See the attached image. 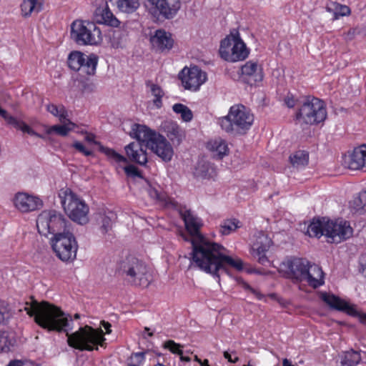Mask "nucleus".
Here are the masks:
<instances>
[{
  "instance_id": "14",
  "label": "nucleus",
  "mask_w": 366,
  "mask_h": 366,
  "mask_svg": "<svg viewBox=\"0 0 366 366\" xmlns=\"http://www.w3.org/2000/svg\"><path fill=\"white\" fill-rule=\"evenodd\" d=\"M325 230V236L331 238L333 242H337L350 238L353 232L350 222L342 219L335 221L327 219Z\"/></svg>"
},
{
  "instance_id": "58",
  "label": "nucleus",
  "mask_w": 366,
  "mask_h": 366,
  "mask_svg": "<svg viewBox=\"0 0 366 366\" xmlns=\"http://www.w3.org/2000/svg\"><path fill=\"white\" fill-rule=\"evenodd\" d=\"M200 366H210L209 364V360L207 359L204 360L203 361L201 360V362H199Z\"/></svg>"
},
{
  "instance_id": "32",
  "label": "nucleus",
  "mask_w": 366,
  "mask_h": 366,
  "mask_svg": "<svg viewBox=\"0 0 366 366\" xmlns=\"http://www.w3.org/2000/svg\"><path fill=\"white\" fill-rule=\"evenodd\" d=\"M61 125H54L47 129V134L56 132L57 134L61 137H66L69 132L74 129L76 124L71 122L69 119L65 120V123H62Z\"/></svg>"
},
{
  "instance_id": "1",
  "label": "nucleus",
  "mask_w": 366,
  "mask_h": 366,
  "mask_svg": "<svg viewBox=\"0 0 366 366\" xmlns=\"http://www.w3.org/2000/svg\"><path fill=\"white\" fill-rule=\"evenodd\" d=\"M24 310L33 317L34 322L41 327L48 331L66 332L67 343L72 348L80 351H92L98 350V346H106L104 333L100 328L94 329L86 325L69 334L73 322L71 315L52 304L45 301L39 302L31 297V302L25 303Z\"/></svg>"
},
{
  "instance_id": "47",
  "label": "nucleus",
  "mask_w": 366,
  "mask_h": 366,
  "mask_svg": "<svg viewBox=\"0 0 366 366\" xmlns=\"http://www.w3.org/2000/svg\"><path fill=\"white\" fill-rule=\"evenodd\" d=\"M72 147H74L75 149H76L79 152L83 154L84 155L89 157L92 156L93 154V152L92 150H89L86 149L82 143L78 141H75L72 145Z\"/></svg>"
},
{
  "instance_id": "52",
  "label": "nucleus",
  "mask_w": 366,
  "mask_h": 366,
  "mask_svg": "<svg viewBox=\"0 0 366 366\" xmlns=\"http://www.w3.org/2000/svg\"><path fill=\"white\" fill-rule=\"evenodd\" d=\"M226 38L229 39V45L226 46L224 49L226 51H228L229 53L233 52L234 34H230L227 36Z\"/></svg>"
},
{
  "instance_id": "11",
  "label": "nucleus",
  "mask_w": 366,
  "mask_h": 366,
  "mask_svg": "<svg viewBox=\"0 0 366 366\" xmlns=\"http://www.w3.org/2000/svg\"><path fill=\"white\" fill-rule=\"evenodd\" d=\"M67 63L71 70L78 71L83 79H87L95 74L98 56L94 54L86 55L81 51H73L69 54Z\"/></svg>"
},
{
  "instance_id": "33",
  "label": "nucleus",
  "mask_w": 366,
  "mask_h": 366,
  "mask_svg": "<svg viewBox=\"0 0 366 366\" xmlns=\"http://www.w3.org/2000/svg\"><path fill=\"white\" fill-rule=\"evenodd\" d=\"M361 359L360 352L351 350L344 353L340 365L341 366H356L360 362Z\"/></svg>"
},
{
  "instance_id": "51",
  "label": "nucleus",
  "mask_w": 366,
  "mask_h": 366,
  "mask_svg": "<svg viewBox=\"0 0 366 366\" xmlns=\"http://www.w3.org/2000/svg\"><path fill=\"white\" fill-rule=\"evenodd\" d=\"M244 287H245L246 290H247L251 293H252L256 297V298L257 300H260L263 299L264 295L259 291L252 288L249 285H246Z\"/></svg>"
},
{
  "instance_id": "12",
  "label": "nucleus",
  "mask_w": 366,
  "mask_h": 366,
  "mask_svg": "<svg viewBox=\"0 0 366 366\" xmlns=\"http://www.w3.org/2000/svg\"><path fill=\"white\" fill-rule=\"evenodd\" d=\"M229 45V39L224 38L220 44L219 50L221 58L230 62L243 61L247 59L249 54V49L247 47L244 42L242 40L239 34H234L233 52L229 53L224 50V47Z\"/></svg>"
},
{
  "instance_id": "31",
  "label": "nucleus",
  "mask_w": 366,
  "mask_h": 366,
  "mask_svg": "<svg viewBox=\"0 0 366 366\" xmlns=\"http://www.w3.org/2000/svg\"><path fill=\"white\" fill-rule=\"evenodd\" d=\"M327 11L334 13V19H337L339 16H349L351 10L349 6L342 5L337 2H330L325 7Z\"/></svg>"
},
{
  "instance_id": "42",
  "label": "nucleus",
  "mask_w": 366,
  "mask_h": 366,
  "mask_svg": "<svg viewBox=\"0 0 366 366\" xmlns=\"http://www.w3.org/2000/svg\"><path fill=\"white\" fill-rule=\"evenodd\" d=\"M12 345L9 340L8 333L4 331H0V352H7L10 350Z\"/></svg>"
},
{
  "instance_id": "7",
  "label": "nucleus",
  "mask_w": 366,
  "mask_h": 366,
  "mask_svg": "<svg viewBox=\"0 0 366 366\" xmlns=\"http://www.w3.org/2000/svg\"><path fill=\"white\" fill-rule=\"evenodd\" d=\"M327 118V110L323 101L307 97L295 113L297 124H317Z\"/></svg>"
},
{
  "instance_id": "37",
  "label": "nucleus",
  "mask_w": 366,
  "mask_h": 366,
  "mask_svg": "<svg viewBox=\"0 0 366 366\" xmlns=\"http://www.w3.org/2000/svg\"><path fill=\"white\" fill-rule=\"evenodd\" d=\"M240 222L237 219H227L219 225V232L222 235H228L240 227Z\"/></svg>"
},
{
  "instance_id": "30",
  "label": "nucleus",
  "mask_w": 366,
  "mask_h": 366,
  "mask_svg": "<svg viewBox=\"0 0 366 366\" xmlns=\"http://www.w3.org/2000/svg\"><path fill=\"white\" fill-rule=\"evenodd\" d=\"M163 131L172 141H179L182 137V130L179 126L173 121H165L162 125Z\"/></svg>"
},
{
  "instance_id": "16",
  "label": "nucleus",
  "mask_w": 366,
  "mask_h": 366,
  "mask_svg": "<svg viewBox=\"0 0 366 366\" xmlns=\"http://www.w3.org/2000/svg\"><path fill=\"white\" fill-rule=\"evenodd\" d=\"M254 237L255 241L252 244V254L259 263L265 265L269 262L266 252L271 246L272 240L262 231L257 232Z\"/></svg>"
},
{
  "instance_id": "29",
  "label": "nucleus",
  "mask_w": 366,
  "mask_h": 366,
  "mask_svg": "<svg viewBox=\"0 0 366 366\" xmlns=\"http://www.w3.org/2000/svg\"><path fill=\"white\" fill-rule=\"evenodd\" d=\"M326 222H327V219L325 217L314 218L307 227V234L311 237L318 238L325 235Z\"/></svg>"
},
{
  "instance_id": "6",
  "label": "nucleus",
  "mask_w": 366,
  "mask_h": 366,
  "mask_svg": "<svg viewBox=\"0 0 366 366\" xmlns=\"http://www.w3.org/2000/svg\"><path fill=\"white\" fill-rule=\"evenodd\" d=\"M62 207L71 220L79 224L89 222V207L85 201L70 188H62L59 192Z\"/></svg>"
},
{
  "instance_id": "62",
  "label": "nucleus",
  "mask_w": 366,
  "mask_h": 366,
  "mask_svg": "<svg viewBox=\"0 0 366 366\" xmlns=\"http://www.w3.org/2000/svg\"><path fill=\"white\" fill-rule=\"evenodd\" d=\"M148 335H149V337H152V336H153V333H152V332H149V333L148 334Z\"/></svg>"
},
{
  "instance_id": "28",
  "label": "nucleus",
  "mask_w": 366,
  "mask_h": 366,
  "mask_svg": "<svg viewBox=\"0 0 366 366\" xmlns=\"http://www.w3.org/2000/svg\"><path fill=\"white\" fill-rule=\"evenodd\" d=\"M147 192L149 195L154 199L165 207L177 208V202L172 197H169L166 193L158 191L156 188L152 187L149 183Z\"/></svg>"
},
{
  "instance_id": "41",
  "label": "nucleus",
  "mask_w": 366,
  "mask_h": 366,
  "mask_svg": "<svg viewBox=\"0 0 366 366\" xmlns=\"http://www.w3.org/2000/svg\"><path fill=\"white\" fill-rule=\"evenodd\" d=\"M114 217V214L109 212V215L105 214L102 217L101 231L103 234L107 233L112 229L113 223L112 218Z\"/></svg>"
},
{
  "instance_id": "9",
  "label": "nucleus",
  "mask_w": 366,
  "mask_h": 366,
  "mask_svg": "<svg viewBox=\"0 0 366 366\" xmlns=\"http://www.w3.org/2000/svg\"><path fill=\"white\" fill-rule=\"evenodd\" d=\"M71 36L79 45H97L102 41L100 29L88 21H74L71 25Z\"/></svg>"
},
{
  "instance_id": "34",
  "label": "nucleus",
  "mask_w": 366,
  "mask_h": 366,
  "mask_svg": "<svg viewBox=\"0 0 366 366\" xmlns=\"http://www.w3.org/2000/svg\"><path fill=\"white\" fill-rule=\"evenodd\" d=\"M351 209L360 214L366 212V191L359 193V195L354 198L350 202Z\"/></svg>"
},
{
  "instance_id": "60",
  "label": "nucleus",
  "mask_w": 366,
  "mask_h": 366,
  "mask_svg": "<svg viewBox=\"0 0 366 366\" xmlns=\"http://www.w3.org/2000/svg\"><path fill=\"white\" fill-rule=\"evenodd\" d=\"M154 366H166V365H164V364H162V363H157Z\"/></svg>"
},
{
  "instance_id": "21",
  "label": "nucleus",
  "mask_w": 366,
  "mask_h": 366,
  "mask_svg": "<svg viewBox=\"0 0 366 366\" xmlns=\"http://www.w3.org/2000/svg\"><path fill=\"white\" fill-rule=\"evenodd\" d=\"M158 133L151 129L147 126L139 124H134L132 126L129 136L136 139L137 143H145L147 147L156 139Z\"/></svg>"
},
{
  "instance_id": "3",
  "label": "nucleus",
  "mask_w": 366,
  "mask_h": 366,
  "mask_svg": "<svg viewBox=\"0 0 366 366\" xmlns=\"http://www.w3.org/2000/svg\"><path fill=\"white\" fill-rule=\"evenodd\" d=\"M287 274L294 282H305L316 289L324 283V273L320 267L299 257L288 259L285 263Z\"/></svg>"
},
{
  "instance_id": "49",
  "label": "nucleus",
  "mask_w": 366,
  "mask_h": 366,
  "mask_svg": "<svg viewBox=\"0 0 366 366\" xmlns=\"http://www.w3.org/2000/svg\"><path fill=\"white\" fill-rule=\"evenodd\" d=\"M358 28H351L347 32L344 33L343 36L346 41L352 40L356 35L360 34Z\"/></svg>"
},
{
  "instance_id": "19",
  "label": "nucleus",
  "mask_w": 366,
  "mask_h": 366,
  "mask_svg": "<svg viewBox=\"0 0 366 366\" xmlns=\"http://www.w3.org/2000/svg\"><path fill=\"white\" fill-rule=\"evenodd\" d=\"M147 148L164 162H169L174 154V150L170 143L159 134Z\"/></svg>"
},
{
  "instance_id": "27",
  "label": "nucleus",
  "mask_w": 366,
  "mask_h": 366,
  "mask_svg": "<svg viewBox=\"0 0 366 366\" xmlns=\"http://www.w3.org/2000/svg\"><path fill=\"white\" fill-rule=\"evenodd\" d=\"M44 0H24L21 5V14L24 18H29L33 14H38L44 9Z\"/></svg>"
},
{
  "instance_id": "40",
  "label": "nucleus",
  "mask_w": 366,
  "mask_h": 366,
  "mask_svg": "<svg viewBox=\"0 0 366 366\" xmlns=\"http://www.w3.org/2000/svg\"><path fill=\"white\" fill-rule=\"evenodd\" d=\"M101 150L107 156V157L115 163H127V159L123 155L117 153L115 150L107 147H102Z\"/></svg>"
},
{
  "instance_id": "54",
  "label": "nucleus",
  "mask_w": 366,
  "mask_h": 366,
  "mask_svg": "<svg viewBox=\"0 0 366 366\" xmlns=\"http://www.w3.org/2000/svg\"><path fill=\"white\" fill-rule=\"evenodd\" d=\"M85 140L90 143H94L95 144H98L99 142L95 141V136L93 134H89L86 132Z\"/></svg>"
},
{
  "instance_id": "17",
  "label": "nucleus",
  "mask_w": 366,
  "mask_h": 366,
  "mask_svg": "<svg viewBox=\"0 0 366 366\" xmlns=\"http://www.w3.org/2000/svg\"><path fill=\"white\" fill-rule=\"evenodd\" d=\"M15 207L21 212L27 213L39 209L43 202L38 197L25 192H18L14 198Z\"/></svg>"
},
{
  "instance_id": "35",
  "label": "nucleus",
  "mask_w": 366,
  "mask_h": 366,
  "mask_svg": "<svg viewBox=\"0 0 366 366\" xmlns=\"http://www.w3.org/2000/svg\"><path fill=\"white\" fill-rule=\"evenodd\" d=\"M46 110L53 116L58 117L61 123H65V120L67 119L68 117V112L64 105H56L54 104H49L46 105Z\"/></svg>"
},
{
  "instance_id": "26",
  "label": "nucleus",
  "mask_w": 366,
  "mask_h": 366,
  "mask_svg": "<svg viewBox=\"0 0 366 366\" xmlns=\"http://www.w3.org/2000/svg\"><path fill=\"white\" fill-rule=\"evenodd\" d=\"M207 149L212 153L214 158L221 159L229 154V148L225 140L220 137L209 140Z\"/></svg>"
},
{
  "instance_id": "18",
  "label": "nucleus",
  "mask_w": 366,
  "mask_h": 366,
  "mask_svg": "<svg viewBox=\"0 0 366 366\" xmlns=\"http://www.w3.org/2000/svg\"><path fill=\"white\" fill-rule=\"evenodd\" d=\"M344 164L351 170L366 169V145L357 147L345 155Z\"/></svg>"
},
{
  "instance_id": "20",
  "label": "nucleus",
  "mask_w": 366,
  "mask_h": 366,
  "mask_svg": "<svg viewBox=\"0 0 366 366\" xmlns=\"http://www.w3.org/2000/svg\"><path fill=\"white\" fill-rule=\"evenodd\" d=\"M263 76L262 69L257 62L248 61L241 67V78L250 85L262 81Z\"/></svg>"
},
{
  "instance_id": "4",
  "label": "nucleus",
  "mask_w": 366,
  "mask_h": 366,
  "mask_svg": "<svg viewBox=\"0 0 366 366\" xmlns=\"http://www.w3.org/2000/svg\"><path fill=\"white\" fill-rule=\"evenodd\" d=\"M115 274L134 286L147 287L150 283L146 264L132 255H129L117 262Z\"/></svg>"
},
{
  "instance_id": "8",
  "label": "nucleus",
  "mask_w": 366,
  "mask_h": 366,
  "mask_svg": "<svg viewBox=\"0 0 366 366\" xmlns=\"http://www.w3.org/2000/svg\"><path fill=\"white\" fill-rule=\"evenodd\" d=\"M71 224L62 214L55 210H44L38 216L36 227L40 234L56 236L71 229Z\"/></svg>"
},
{
  "instance_id": "53",
  "label": "nucleus",
  "mask_w": 366,
  "mask_h": 366,
  "mask_svg": "<svg viewBox=\"0 0 366 366\" xmlns=\"http://www.w3.org/2000/svg\"><path fill=\"white\" fill-rule=\"evenodd\" d=\"M224 357L225 359H227L229 362H231V363H236L239 360L238 357H235L232 358L231 355L227 351L224 352Z\"/></svg>"
},
{
  "instance_id": "10",
  "label": "nucleus",
  "mask_w": 366,
  "mask_h": 366,
  "mask_svg": "<svg viewBox=\"0 0 366 366\" xmlns=\"http://www.w3.org/2000/svg\"><path fill=\"white\" fill-rule=\"evenodd\" d=\"M51 247L56 256L63 262H72L76 259L78 244L71 229L53 236Z\"/></svg>"
},
{
  "instance_id": "5",
  "label": "nucleus",
  "mask_w": 366,
  "mask_h": 366,
  "mask_svg": "<svg viewBox=\"0 0 366 366\" xmlns=\"http://www.w3.org/2000/svg\"><path fill=\"white\" fill-rule=\"evenodd\" d=\"M254 115L243 104H235L230 107L227 116L219 119L222 129L232 135H244L254 122Z\"/></svg>"
},
{
  "instance_id": "48",
  "label": "nucleus",
  "mask_w": 366,
  "mask_h": 366,
  "mask_svg": "<svg viewBox=\"0 0 366 366\" xmlns=\"http://www.w3.org/2000/svg\"><path fill=\"white\" fill-rule=\"evenodd\" d=\"M11 315L9 310L4 307H0V325H5L10 319Z\"/></svg>"
},
{
  "instance_id": "50",
  "label": "nucleus",
  "mask_w": 366,
  "mask_h": 366,
  "mask_svg": "<svg viewBox=\"0 0 366 366\" xmlns=\"http://www.w3.org/2000/svg\"><path fill=\"white\" fill-rule=\"evenodd\" d=\"M6 366H34L33 362L28 360H11Z\"/></svg>"
},
{
  "instance_id": "36",
  "label": "nucleus",
  "mask_w": 366,
  "mask_h": 366,
  "mask_svg": "<svg viewBox=\"0 0 366 366\" xmlns=\"http://www.w3.org/2000/svg\"><path fill=\"white\" fill-rule=\"evenodd\" d=\"M290 160L294 167H305L308 163L309 154L305 151L299 150L293 154L290 155Z\"/></svg>"
},
{
  "instance_id": "43",
  "label": "nucleus",
  "mask_w": 366,
  "mask_h": 366,
  "mask_svg": "<svg viewBox=\"0 0 366 366\" xmlns=\"http://www.w3.org/2000/svg\"><path fill=\"white\" fill-rule=\"evenodd\" d=\"M164 348L169 350L172 353L178 355L183 354V345L175 342L174 340H169L166 341L163 345Z\"/></svg>"
},
{
  "instance_id": "15",
  "label": "nucleus",
  "mask_w": 366,
  "mask_h": 366,
  "mask_svg": "<svg viewBox=\"0 0 366 366\" xmlns=\"http://www.w3.org/2000/svg\"><path fill=\"white\" fill-rule=\"evenodd\" d=\"M182 85L186 89L197 91L207 79V74L198 66L184 67L179 74Z\"/></svg>"
},
{
  "instance_id": "24",
  "label": "nucleus",
  "mask_w": 366,
  "mask_h": 366,
  "mask_svg": "<svg viewBox=\"0 0 366 366\" xmlns=\"http://www.w3.org/2000/svg\"><path fill=\"white\" fill-rule=\"evenodd\" d=\"M94 16L98 23L113 27H118L120 24V21L109 8L107 2H105L103 6H99L96 9Z\"/></svg>"
},
{
  "instance_id": "46",
  "label": "nucleus",
  "mask_w": 366,
  "mask_h": 366,
  "mask_svg": "<svg viewBox=\"0 0 366 366\" xmlns=\"http://www.w3.org/2000/svg\"><path fill=\"white\" fill-rule=\"evenodd\" d=\"M298 99L290 92H287L286 96L283 98L284 104L288 108H294Z\"/></svg>"
},
{
  "instance_id": "61",
  "label": "nucleus",
  "mask_w": 366,
  "mask_h": 366,
  "mask_svg": "<svg viewBox=\"0 0 366 366\" xmlns=\"http://www.w3.org/2000/svg\"><path fill=\"white\" fill-rule=\"evenodd\" d=\"M74 317H75L76 319L79 318V314H76V315H74Z\"/></svg>"
},
{
  "instance_id": "13",
  "label": "nucleus",
  "mask_w": 366,
  "mask_h": 366,
  "mask_svg": "<svg viewBox=\"0 0 366 366\" xmlns=\"http://www.w3.org/2000/svg\"><path fill=\"white\" fill-rule=\"evenodd\" d=\"M321 299L332 309L345 312L346 314L357 317L362 324H366V313L359 312L354 305H350L348 302L340 297L333 295L322 293Z\"/></svg>"
},
{
  "instance_id": "25",
  "label": "nucleus",
  "mask_w": 366,
  "mask_h": 366,
  "mask_svg": "<svg viewBox=\"0 0 366 366\" xmlns=\"http://www.w3.org/2000/svg\"><path fill=\"white\" fill-rule=\"evenodd\" d=\"M0 116L6 121V124L12 126L16 129L22 131L24 133H27L31 136H36L42 137L41 135L36 133L24 122L16 119V117L9 114L6 110L0 107Z\"/></svg>"
},
{
  "instance_id": "2",
  "label": "nucleus",
  "mask_w": 366,
  "mask_h": 366,
  "mask_svg": "<svg viewBox=\"0 0 366 366\" xmlns=\"http://www.w3.org/2000/svg\"><path fill=\"white\" fill-rule=\"evenodd\" d=\"M179 213L186 229L191 236L192 264L202 271L217 278L218 282H220V272L229 274V267L239 271L243 269V263L239 258L227 255L226 248L209 241L200 233L202 222L191 210H181Z\"/></svg>"
},
{
  "instance_id": "59",
  "label": "nucleus",
  "mask_w": 366,
  "mask_h": 366,
  "mask_svg": "<svg viewBox=\"0 0 366 366\" xmlns=\"http://www.w3.org/2000/svg\"><path fill=\"white\" fill-rule=\"evenodd\" d=\"M194 361H196V362H197L199 364V362H201V360H201V359H199V358L198 357V356H197V355H194Z\"/></svg>"
},
{
  "instance_id": "45",
  "label": "nucleus",
  "mask_w": 366,
  "mask_h": 366,
  "mask_svg": "<svg viewBox=\"0 0 366 366\" xmlns=\"http://www.w3.org/2000/svg\"><path fill=\"white\" fill-rule=\"evenodd\" d=\"M126 174L132 177L143 178L140 171L134 165H128L124 168Z\"/></svg>"
},
{
  "instance_id": "39",
  "label": "nucleus",
  "mask_w": 366,
  "mask_h": 366,
  "mask_svg": "<svg viewBox=\"0 0 366 366\" xmlns=\"http://www.w3.org/2000/svg\"><path fill=\"white\" fill-rule=\"evenodd\" d=\"M172 109L176 114L181 115V118L184 122H189L193 119V113L192 110L186 105L177 103L172 106Z\"/></svg>"
},
{
  "instance_id": "63",
  "label": "nucleus",
  "mask_w": 366,
  "mask_h": 366,
  "mask_svg": "<svg viewBox=\"0 0 366 366\" xmlns=\"http://www.w3.org/2000/svg\"><path fill=\"white\" fill-rule=\"evenodd\" d=\"M144 330H145L146 331H149V327H145V328H144Z\"/></svg>"
},
{
  "instance_id": "55",
  "label": "nucleus",
  "mask_w": 366,
  "mask_h": 366,
  "mask_svg": "<svg viewBox=\"0 0 366 366\" xmlns=\"http://www.w3.org/2000/svg\"><path fill=\"white\" fill-rule=\"evenodd\" d=\"M101 325L103 326V327L106 330V333L107 334H110L112 330H111V324L108 322H106L104 320L102 321L101 322Z\"/></svg>"
},
{
  "instance_id": "44",
  "label": "nucleus",
  "mask_w": 366,
  "mask_h": 366,
  "mask_svg": "<svg viewBox=\"0 0 366 366\" xmlns=\"http://www.w3.org/2000/svg\"><path fill=\"white\" fill-rule=\"evenodd\" d=\"M145 352L132 353L128 360V366H140L145 360Z\"/></svg>"
},
{
  "instance_id": "56",
  "label": "nucleus",
  "mask_w": 366,
  "mask_h": 366,
  "mask_svg": "<svg viewBox=\"0 0 366 366\" xmlns=\"http://www.w3.org/2000/svg\"><path fill=\"white\" fill-rule=\"evenodd\" d=\"M179 359L182 362H189L191 361V359H190L189 357L184 356L183 354L179 355Z\"/></svg>"
},
{
  "instance_id": "22",
  "label": "nucleus",
  "mask_w": 366,
  "mask_h": 366,
  "mask_svg": "<svg viewBox=\"0 0 366 366\" xmlns=\"http://www.w3.org/2000/svg\"><path fill=\"white\" fill-rule=\"evenodd\" d=\"M151 44L154 49L164 53L168 52L174 45L172 34L162 29H158L150 38Z\"/></svg>"
},
{
  "instance_id": "57",
  "label": "nucleus",
  "mask_w": 366,
  "mask_h": 366,
  "mask_svg": "<svg viewBox=\"0 0 366 366\" xmlns=\"http://www.w3.org/2000/svg\"><path fill=\"white\" fill-rule=\"evenodd\" d=\"M282 366H295V365H293L289 360L285 358L282 361Z\"/></svg>"
},
{
  "instance_id": "38",
  "label": "nucleus",
  "mask_w": 366,
  "mask_h": 366,
  "mask_svg": "<svg viewBox=\"0 0 366 366\" xmlns=\"http://www.w3.org/2000/svg\"><path fill=\"white\" fill-rule=\"evenodd\" d=\"M146 85L150 88L151 92L154 97L153 100L154 104L157 108H161L162 106V99L164 96V92L159 85L153 84L151 81H147Z\"/></svg>"
},
{
  "instance_id": "23",
  "label": "nucleus",
  "mask_w": 366,
  "mask_h": 366,
  "mask_svg": "<svg viewBox=\"0 0 366 366\" xmlns=\"http://www.w3.org/2000/svg\"><path fill=\"white\" fill-rule=\"evenodd\" d=\"M128 159L139 165H145L147 162V154L142 148V144L131 142L124 147Z\"/></svg>"
},
{
  "instance_id": "64",
  "label": "nucleus",
  "mask_w": 366,
  "mask_h": 366,
  "mask_svg": "<svg viewBox=\"0 0 366 366\" xmlns=\"http://www.w3.org/2000/svg\"><path fill=\"white\" fill-rule=\"evenodd\" d=\"M363 271H366V266L363 267Z\"/></svg>"
}]
</instances>
